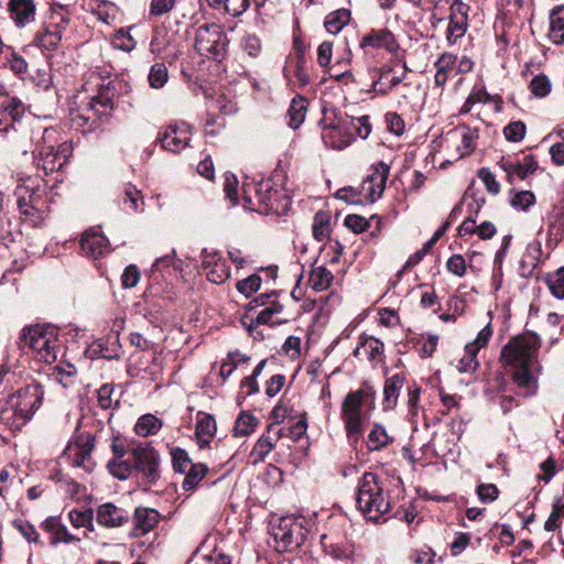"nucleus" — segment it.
Instances as JSON below:
<instances>
[{"mask_svg":"<svg viewBox=\"0 0 564 564\" xmlns=\"http://www.w3.org/2000/svg\"><path fill=\"white\" fill-rule=\"evenodd\" d=\"M540 340L534 334H520L511 338L501 350V360L511 367L513 381L524 395L535 391L532 367Z\"/></svg>","mask_w":564,"mask_h":564,"instance_id":"1","label":"nucleus"},{"mask_svg":"<svg viewBox=\"0 0 564 564\" xmlns=\"http://www.w3.org/2000/svg\"><path fill=\"white\" fill-rule=\"evenodd\" d=\"M376 405V390L365 382L362 386L347 393L340 405V417L343 420L347 438L357 443L364 433V424L369 413Z\"/></svg>","mask_w":564,"mask_h":564,"instance_id":"2","label":"nucleus"},{"mask_svg":"<svg viewBox=\"0 0 564 564\" xmlns=\"http://www.w3.org/2000/svg\"><path fill=\"white\" fill-rule=\"evenodd\" d=\"M358 510L367 520L379 521L391 510V499L383 481L377 474L365 473L358 482L356 495Z\"/></svg>","mask_w":564,"mask_h":564,"instance_id":"3","label":"nucleus"},{"mask_svg":"<svg viewBox=\"0 0 564 564\" xmlns=\"http://www.w3.org/2000/svg\"><path fill=\"white\" fill-rule=\"evenodd\" d=\"M43 395L40 384L20 388L9 397L7 406L1 411V420L11 429L20 430L41 406Z\"/></svg>","mask_w":564,"mask_h":564,"instance_id":"4","label":"nucleus"},{"mask_svg":"<svg viewBox=\"0 0 564 564\" xmlns=\"http://www.w3.org/2000/svg\"><path fill=\"white\" fill-rule=\"evenodd\" d=\"M17 205L22 215L33 225L42 221L48 212L45 185L36 176H23L18 180L14 189Z\"/></svg>","mask_w":564,"mask_h":564,"instance_id":"5","label":"nucleus"},{"mask_svg":"<svg viewBox=\"0 0 564 564\" xmlns=\"http://www.w3.org/2000/svg\"><path fill=\"white\" fill-rule=\"evenodd\" d=\"M22 349H28L34 359L53 364L62 351L57 330L52 326L34 325L22 329L20 336Z\"/></svg>","mask_w":564,"mask_h":564,"instance_id":"6","label":"nucleus"},{"mask_svg":"<svg viewBox=\"0 0 564 564\" xmlns=\"http://www.w3.org/2000/svg\"><path fill=\"white\" fill-rule=\"evenodd\" d=\"M57 135L56 129L45 128L34 150L35 164L45 174L62 170L73 152L72 144L67 141L59 142Z\"/></svg>","mask_w":564,"mask_h":564,"instance_id":"7","label":"nucleus"},{"mask_svg":"<svg viewBox=\"0 0 564 564\" xmlns=\"http://www.w3.org/2000/svg\"><path fill=\"white\" fill-rule=\"evenodd\" d=\"M389 174L390 166L380 161L372 166L371 173L362 181L359 188L344 187L337 192L336 196L345 202L359 203L357 196L364 195L368 202L375 203L381 197Z\"/></svg>","mask_w":564,"mask_h":564,"instance_id":"8","label":"nucleus"},{"mask_svg":"<svg viewBox=\"0 0 564 564\" xmlns=\"http://www.w3.org/2000/svg\"><path fill=\"white\" fill-rule=\"evenodd\" d=\"M228 43L226 32L216 23L200 25L195 32L194 47L202 56L220 59L226 53Z\"/></svg>","mask_w":564,"mask_h":564,"instance_id":"9","label":"nucleus"},{"mask_svg":"<svg viewBox=\"0 0 564 564\" xmlns=\"http://www.w3.org/2000/svg\"><path fill=\"white\" fill-rule=\"evenodd\" d=\"M307 531L302 522L294 517H282L271 527V535L278 552H292L300 547L306 539Z\"/></svg>","mask_w":564,"mask_h":564,"instance_id":"10","label":"nucleus"},{"mask_svg":"<svg viewBox=\"0 0 564 564\" xmlns=\"http://www.w3.org/2000/svg\"><path fill=\"white\" fill-rule=\"evenodd\" d=\"M68 24L69 19L64 12H52L44 28L35 34L33 43L42 51L56 50Z\"/></svg>","mask_w":564,"mask_h":564,"instance_id":"11","label":"nucleus"},{"mask_svg":"<svg viewBox=\"0 0 564 564\" xmlns=\"http://www.w3.org/2000/svg\"><path fill=\"white\" fill-rule=\"evenodd\" d=\"M134 462V469L141 475L147 486H152L160 478V456L150 445H138L130 451Z\"/></svg>","mask_w":564,"mask_h":564,"instance_id":"12","label":"nucleus"},{"mask_svg":"<svg viewBox=\"0 0 564 564\" xmlns=\"http://www.w3.org/2000/svg\"><path fill=\"white\" fill-rule=\"evenodd\" d=\"M95 446V436L87 433L79 435L74 443H69L64 452V457L73 467H80L91 471L95 463L91 452Z\"/></svg>","mask_w":564,"mask_h":564,"instance_id":"13","label":"nucleus"},{"mask_svg":"<svg viewBox=\"0 0 564 564\" xmlns=\"http://www.w3.org/2000/svg\"><path fill=\"white\" fill-rule=\"evenodd\" d=\"M492 336V328L490 325L485 326L476 336V338L466 344L464 355L457 360L456 368L459 372H471L479 367L477 360L478 351L488 345Z\"/></svg>","mask_w":564,"mask_h":564,"instance_id":"14","label":"nucleus"},{"mask_svg":"<svg viewBox=\"0 0 564 564\" xmlns=\"http://www.w3.org/2000/svg\"><path fill=\"white\" fill-rule=\"evenodd\" d=\"M191 138L192 132L189 126L185 122H175L165 128L159 141L164 150L178 153L188 147Z\"/></svg>","mask_w":564,"mask_h":564,"instance_id":"15","label":"nucleus"},{"mask_svg":"<svg viewBox=\"0 0 564 564\" xmlns=\"http://www.w3.org/2000/svg\"><path fill=\"white\" fill-rule=\"evenodd\" d=\"M469 7L456 0L451 4L449 21L446 29V41L448 45H455L459 39L465 36L468 29Z\"/></svg>","mask_w":564,"mask_h":564,"instance_id":"16","label":"nucleus"},{"mask_svg":"<svg viewBox=\"0 0 564 564\" xmlns=\"http://www.w3.org/2000/svg\"><path fill=\"white\" fill-rule=\"evenodd\" d=\"M202 269L207 279L216 284L226 282L230 276V269L217 251L202 252Z\"/></svg>","mask_w":564,"mask_h":564,"instance_id":"17","label":"nucleus"},{"mask_svg":"<svg viewBox=\"0 0 564 564\" xmlns=\"http://www.w3.org/2000/svg\"><path fill=\"white\" fill-rule=\"evenodd\" d=\"M129 519V512L112 502H105L96 509L97 523L107 529L123 527Z\"/></svg>","mask_w":564,"mask_h":564,"instance_id":"18","label":"nucleus"},{"mask_svg":"<svg viewBox=\"0 0 564 564\" xmlns=\"http://www.w3.org/2000/svg\"><path fill=\"white\" fill-rule=\"evenodd\" d=\"M80 249L86 257L97 259L110 251V245L99 230L90 228L82 236Z\"/></svg>","mask_w":564,"mask_h":564,"instance_id":"19","label":"nucleus"},{"mask_svg":"<svg viewBox=\"0 0 564 564\" xmlns=\"http://www.w3.org/2000/svg\"><path fill=\"white\" fill-rule=\"evenodd\" d=\"M263 202H261L260 213H274V214H285L290 206L291 199L285 193V191L279 187L271 180V188L265 193H263Z\"/></svg>","mask_w":564,"mask_h":564,"instance_id":"20","label":"nucleus"},{"mask_svg":"<svg viewBox=\"0 0 564 564\" xmlns=\"http://www.w3.org/2000/svg\"><path fill=\"white\" fill-rule=\"evenodd\" d=\"M8 13L17 28H24L35 21L36 6L33 0H9Z\"/></svg>","mask_w":564,"mask_h":564,"instance_id":"21","label":"nucleus"},{"mask_svg":"<svg viewBox=\"0 0 564 564\" xmlns=\"http://www.w3.org/2000/svg\"><path fill=\"white\" fill-rule=\"evenodd\" d=\"M360 45L362 47L384 48L389 53H394L399 50L394 34L388 29L371 30L362 37Z\"/></svg>","mask_w":564,"mask_h":564,"instance_id":"22","label":"nucleus"},{"mask_svg":"<svg viewBox=\"0 0 564 564\" xmlns=\"http://www.w3.org/2000/svg\"><path fill=\"white\" fill-rule=\"evenodd\" d=\"M500 166L508 174V177L511 181L513 177H518L520 180L527 178L538 170L539 164L532 154H528L523 156L522 161L503 159Z\"/></svg>","mask_w":564,"mask_h":564,"instance_id":"23","label":"nucleus"},{"mask_svg":"<svg viewBox=\"0 0 564 564\" xmlns=\"http://www.w3.org/2000/svg\"><path fill=\"white\" fill-rule=\"evenodd\" d=\"M274 430L275 427L273 425H269L267 434H262L256 442L250 453L253 464L263 462L269 453L274 448L275 442L283 436L282 429H278L276 431Z\"/></svg>","mask_w":564,"mask_h":564,"instance_id":"24","label":"nucleus"},{"mask_svg":"<svg viewBox=\"0 0 564 564\" xmlns=\"http://www.w3.org/2000/svg\"><path fill=\"white\" fill-rule=\"evenodd\" d=\"M160 513L151 508H137L133 514V538H141L149 533L159 522Z\"/></svg>","mask_w":564,"mask_h":564,"instance_id":"25","label":"nucleus"},{"mask_svg":"<svg viewBox=\"0 0 564 564\" xmlns=\"http://www.w3.org/2000/svg\"><path fill=\"white\" fill-rule=\"evenodd\" d=\"M271 188V178L250 181L243 184V199L250 209L260 212L262 195Z\"/></svg>","mask_w":564,"mask_h":564,"instance_id":"26","label":"nucleus"},{"mask_svg":"<svg viewBox=\"0 0 564 564\" xmlns=\"http://www.w3.org/2000/svg\"><path fill=\"white\" fill-rule=\"evenodd\" d=\"M41 528L50 533V544L57 545L59 543H73L79 541L70 534L67 528L61 522L58 517H48L41 523Z\"/></svg>","mask_w":564,"mask_h":564,"instance_id":"27","label":"nucleus"},{"mask_svg":"<svg viewBox=\"0 0 564 564\" xmlns=\"http://www.w3.org/2000/svg\"><path fill=\"white\" fill-rule=\"evenodd\" d=\"M322 140L328 148L341 150L348 147L352 140L350 133H347L345 123H338L332 127H325L322 131Z\"/></svg>","mask_w":564,"mask_h":564,"instance_id":"28","label":"nucleus"},{"mask_svg":"<svg viewBox=\"0 0 564 564\" xmlns=\"http://www.w3.org/2000/svg\"><path fill=\"white\" fill-rule=\"evenodd\" d=\"M408 70L405 63H403V70L400 75H394L392 68L380 69V76L373 80L371 90L379 95H387L403 82Z\"/></svg>","mask_w":564,"mask_h":564,"instance_id":"29","label":"nucleus"},{"mask_svg":"<svg viewBox=\"0 0 564 564\" xmlns=\"http://www.w3.org/2000/svg\"><path fill=\"white\" fill-rule=\"evenodd\" d=\"M384 345L376 337L361 335L354 356L358 359L378 360L383 355Z\"/></svg>","mask_w":564,"mask_h":564,"instance_id":"30","label":"nucleus"},{"mask_svg":"<svg viewBox=\"0 0 564 564\" xmlns=\"http://www.w3.org/2000/svg\"><path fill=\"white\" fill-rule=\"evenodd\" d=\"M217 431L216 420L212 414L197 413L195 435L200 448L209 445Z\"/></svg>","mask_w":564,"mask_h":564,"instance_id":"31","label":"nucleus"},{"mask_svg":"<svg viewBox=\"0 0 564 564\" xmlns=\"http://www.w3.org/2000/svg\"><path fill=\"white\" fill-rule=\"evenodd\" d=\"M404 376L400 373H395L386 380L382 401L383 410L389 411L394 409L398 402L400 391L404 386Z\"/></svg>","mask_w":564,"mask_h":564,"instance_id":"32","label":"nucleus"},{"mask_svg":"<svg viewBox=\"0 0 564 564\" xmlns=\"http://www.w3.org/2000/svg\"><path fill=\"white\" fill-rule=\"evenodd\" d=\"M457 63V56L452 53H443L434 63L435 76L434 83L437 87H444L454 72Z\"/></svg>","mask_w":564,"mask_h":564,"instance_id":"33","label":"nucleus"},{"mask_svg":"<svg viewBox=\"0 0 564 564\" xmlns=\"http://www.w3.org/2000/svg\"><path fill=\"white\" fill-rule=\"evenodd\" d=\"M549 39L556 45L564 43V6H556L550 12Z\"/></svg>","mask_w":564,"mask_h":564,"instance_id":"34","label":"nucleus"},{"mask_svg":"<svg viewBox=\"0 0 564 564\" xmlns=\"http://www.w3.org/2000/svg\"><path fill=\"white\" fill-rule=\"evenodd\" d=\"M113 91L109 89V87H106L105 89L100 90L99 94L95 97H93L87 106L86 110L94 112L96 116H104L107 115L109 110L113 108Z\"/></svg>","mask_w":564,"mask_h":564,"instance_id":"35","label":"nucleus"},{"mask_svg":"<svg viewBox=\"0 0 564 564\" xmlns=\"http://www.w3.org/2000/svg\"><path fill=\"white\" fill-rule=\"evenodd\" d=\"M392 441L393 438L388 434L386 427L375 423L367 436L366 444L368 451L378 452L387 447Z\"/></svg>","mask_w":564,"mask_h":564,"instance_id":"36","label":"nucleus"},{"mask_svg":"<svg viewBox=\"0 0 564 564\" xmlns=\"http://www.w3.org/2000/svg\"><path fill=\"white\" fill-rule=\"evenodd\" d=\"M307 105V99L302 96H297L292 99L288 110V124L290 128L295 130L303 123L306 116Z\"/></svg>","mask_w":564,"mask_h":564,"instance_id":"37","label":"nucleus"},{"mask_svg":"<svg viewBox=\"0 0 564 564\" xmlns=\"http://www.w3.org/2000/svg\"><path fill=\"white\" fill-rule=\"evenodd\" d=\"M333 280V273L324 265H318L311 270L308 284L314 291L322 292L332 285Z\"/></svg>","mask_w":564,"mask_h":564,"instance_id":"38","label":"nucleus"},{"mask_svg":"<svg viewBox=\"0 0 564 564\" xmlns=\"http://www.w3.org/2000/svg\"><path fill=\"white\" fill-rule=\"evenodd\" d=\"M0 67H9L15 75L22 76L28 72V63L12 46L6 48L0 59Z\"/></svg>","mask_w":564,"mask_h":564,"instance_id":"39","label":"nucleus"},{"mask_svg":"<svg viewBox=\"0 0 564 564\" xmlns=\"http://www.w3.org/2000/svg\"><path fill=\"white\" fill-rule=\"evenodd\" d=\"M349 20L350 12L346 9H339L326 17L324 25L328 33L338 34Z\"/></svg>","mask_w":564,"mask_h":564,"instance_id":"40","label":"nucleus"},{"mask_svg":"<svg viewBox=\"0 0 564 564\" xmlns=\"http://www.w3.org/2000/svg\"><path fill=\"white\" fill-rule=\"evenodd\" d=\"M208 471V467L205 464L198 463L189 466L185 473L182 488L186 491L193 490L197 487L199 481L205 477Z\"/></svg>","mask_w":564,"mask_h":564,"instance_id":"41","label":"nucleus"},{"mask_svg":"<svg viewBox=\"0 0 564 564\" xmlns=\"http://www.w3.org/2000/svg\"><path fill=\"white\" fill-rule=\"evenodd\" d=\"M162 427V422L155 415L145 414L139 417L135 423L134 431L140 436H149L159 432Z\"/></svg>","mask_w":564,"mask_h":564,"instance_id":"42","label":"nucleus"},{"mask_svg":"<svg viewBox=\"0 0 564 564\" xmlns=\"http://www.w3.org/2000/svg\"><path fill=\"white\" fill-rule=\"evenodd\" d=\"M122 203L124 207L131 212H142L143 210V197L141 192L133 186L132 184H128L124 188Z\"/></svg>","mask_w":564,"mask_h":564,"instance_id":"43","label":"nucleus"},{"mask_svg":"<svg viewBox=\"0 0 564 564\" xmlns=\"http://www.w3.org/2000/svg\"><path fill=\"white\" fill-rule=\"evenodd\" d=\"M68 519L74 528H86L89 531H94V510H77L73 509L68 513Z\"/></svg>","mask_w":564,"mask_h":564,"instance_id":"44","label":"nucleus"},{"mask_svg":"<svg viewBox=\"0 0 564 564\" xmlns=\"http://www.w3.org/2000/svg\"><path fill=\"white\" fill-rule=\"evenodd\" d=\"M258 424V419L250 413L241 412L234 426L235 436H247L251 434Z\"/></svg>","mask_w":564,"mask_h":564,"instance_id":"45","label":"nucleus"},{"mask_svg":"<svg viewBox=\"0 0 564 564\" xmlns=\"http://www.w3.org/2000/svg\"><path fill=\"white\" fill-rule=\"evenodd\" d=\"M76 375V368L69 362H61L52 369L51 378L59 382L64 388L72 383V378Z\"/></svg>","mask_w":564,"mask_h":564,"instance_id":"46","label":"nucleus"},{"mask_svg":"<svg viewBox=\"0 0 564 564\" xmlns=\"http://www.w3.org/2000/svg\"><path fill=\"white\" fill-rule=\"evenodd\" d=\"M169 79V70L164 63H155L151 66L148 80L151 88L164 87Z\"/></svg>","mask_w":564,"mask_h":564,"instance_id":"47","label":"nucleus"},{"mask_svg":"<svg viewBox=\"0 0 564 564\" xmlns=\"http://www.w3.org/2000/svg\"><path fill=\"white\" fill-rule=\"evenodd\" d=\"M107 468L109 473L119 480H126L132 473V465L123 458H112L108 462Z\"/></svg>","mask_w":564,"mask_h":564,"instance_id":"48","label":"nucleus"},{"mask_svg":"<svg viewBox=\"0 0 564 564\" xmlns=\"http://www.w3.org/2000/svg\"><path fill=\"white\" fill-rule=\"evenodd\" d=\"M546 283L552 295L558 300L564 299V267L558 268L555 272L546 278Z\"/></svg>","mask_w":564,"mask_h":564,"instance_id":"49","label":"nucleus"},{"mask_svg":"<svg viewBox=\"0 0 564 564\" xmlns=\"http://www.w3.org/2000/svg\"><path fill=\"white\" fill-rule=\"evenodd\" d=\"M329 217L324 212H318L314 216L313 236L318 241H324L329 234Z\"/></svg>","mask_w":564,"mask_h":564,"instance_id":"50","label":"nucleus"},{"mask_svg":"<svg viewBox=\"0 0 564 564\" xmlns=\"http://www.w3.org/2000/svg\"><path fill=\"white\" fill-rule=\"evenodd\" d=\"M551 82L544 74L534 76L530 82V90L538 98H544L551 93Z\"/></svg>","mask_w":564,"mask_h":564,"instance_id":"51","label":"nucleus"},{"mask_svg":"<svg viewBox=\"0 0 564 564\" xmlns=\"http://www.w3.org/2000/svg\"><path fill=\"white\" fill-rule=\"evenodd\" d=\"M111 45L117 50L131 52L132 50H134L137 42L128 31H126L124 29H119L118 31H116L111 40Z\"/></svg>","mask_w":564,"mask_h":564,"instance_id":"52","label":"nucleus"},{"mask_svg":"<svg viewBox=\"0 0 564 564\" xmlns=\"http://www.w3.org/2000/svg\"><path fill=\"white\" fill-rule=\"evenodd\" d=\"M171 455L173 468L176 473L185 474L189 466L193 465L187 452L183 448H173Z\"/></svg>","mask_w":564,"mask_h":564,"instance_id":"53","label":"nucleus"},{"mask_svg":"<svg viewBox=\"0 0 564 564\" xmlns=\"http://www.w3.org/2000/svg\"><path fill=\"white\" fill-rule=\"evenodd\" d=\"M0 109L7 115L13 123L23 113V104L17 98H7L0 104Z\"/></svg>","mask_w":564,"mask_h":564,"instance_id":"54","label":"nucleus"},{"mask_svg":"<svg viewBox=\"0 0 564 564\" xmlns=\"http://www.w3.org/2000/svg\"><path fill=\"white\" fill-rule=\"evenodd\" d=\"M527 133V126L523 121L517 120L507 124L503 129L506 139L510 142H520L524 139Z\"/></svg>","mask_w":564,"mask_h":564,"instance_id":"55","label":"nucleus"},{"mask_svg":"<svg viewBox=\"0 0 564 564\" xmlns=\"http://www.w3.org/2000/svg\"><path fill=\"white\" fill-rule=\"evenodd\" d=\"M261 281L262 280L258 274H251L250 276L238 281L236 288L241 294L249 297L260 289Z\"/></svg>","mask_w":564,"mask_h":564,"instance_id":"56","label":"nucleus"},{"mask_svg":"<svg viewBox=\"0 0 564 564\" xmlns=\"http://www.w3.org/2000/svg\"><path fill=\"white\" fill-rule=\"evenodd\" d=\"M210 7L219 8L224 6L227 12L237 15L247 8V0H207Z\"/></svg>","mask_w":564,"mask_h":564,"instance_id":"57","label":"nucleus"},{"mask_svg":"<svg viewBox=\"0 0 564 564\" xmlns=\"http://www.w3.org/2000/svg\"><path fill=\"white\" fill-rule=\"evenodd\" d=\"M476 494L482 503H491L498 499L499 489L494 484H479L476 488Z\"/></svg>","mask_w":564,"mask_h":564,"instance_id":"58","label":"nucleus"},{"mask_svg":"<svg viewBox=\"0 0 564 564\" xmlns=\"http://www.w3.org/2000/svg\"><path fill=\"white\" fill-rule=\"evenodd\" d=\"M115 391V387L111 384H104L101 386L97 391V401L101 409L107 410L110 409L113 403H117L118 401H115L112 398Z\"/></svg>","mask_w":564,"mask_h":564,"instance_id":"59","label":"nucleus"},{"mask_svg":"<svg viewBox=\"0 0 564 564\" xmlns=\"http://www.w3.org/2000/svg\"><path fill=\"white\" fill-rule=\"evenodd\" d=\"M170 40L167 39V34L164 31H155L150 42V51L160 56L164 50L169 46Z\"/></svg>","mask_w":564,"mask_h":564,"instance_id":"60","label":"nucleus"},{"mask_svg":"<svg viewBox=\"0 0 564 564\" xmlns=\"http://www.w3.org/2000/svg\"><path fill=\"white\" fill-rule=\"evenodd\" d=\"M349 124L356 131V134L361 139L368 138L371 132V124L368 116L351 118L349 120Z\"/></svg>","mask_w":564,"mask_h":564,"instance_id":"61","label":"nucleus"},{"mask_svg":"<svg viewBox=\"0 0 564 564\" xmlns=\"http://www.w3.org/2000/svg\"><path fill=\"white\" fill-rule=\"evenodd\" d=\"M224 192L226 197L232 203L236 204L238 199V180L231 173H225L224 175Z\"/></svg>","mask_w":564,"mask_h":564,"instance_id":"62","label":"nucleus"},{"mask_svg":"<svg viewBox=\"0 0 564 564\" xmlns=\"http://www.w3.org/2000/svg\"><path fill=\"white\" fill-rule=\"evenodd\" d=\"M535 203V196L530 191H522L516 194L511 199V205L516 208L528 209Z\"/></svg>","mask_w":564,"mask_h":564,"instance_id":"63","label":"nucleus"},{"mask_svg":"<svg viewBox=\"0 0 564 564\" xmlns=\"http://www.w3.org/2000/svg\"><path fill=\"white\" fill-rule=\"evenodd\" d=\"M435 555V552L431 547L425 546L414 550L411 560L416 564H433Z\"/></svg>","mask_w":564,"mask_h":564,"instance_id":"64","label":"nucleus"}]
</instances>
